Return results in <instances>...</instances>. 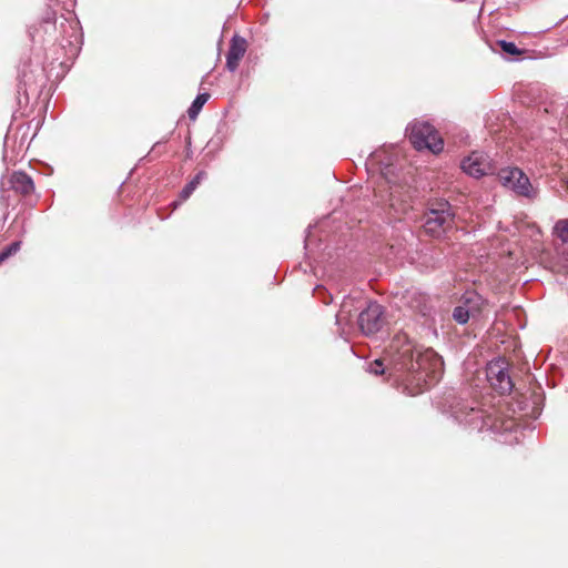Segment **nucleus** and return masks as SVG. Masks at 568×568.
<instances>
[{
    "label": "nucleus",
    "mask_w": 568,
    "mask_h": 568,
    "mask_svg": "<svg viewBox=\"0 0 568 568\" xmlns=\"http://www.w3.org/2000/svg\"><path fill=\"white\" fill-rule=\"evenodd\" d=\"M383 310L377 303H369L365 310L358 314V326L361 331L371 335L378 332L383 326Z\"/></svg>",
    "instance_id": "nucleus-7"
},
{
    "label": "nucleus",
    "mask_w": 568,
    "mask_h": 568,
    "mask_svg": "<svg viewBox=\"0 0 568 568\" xmlns=\"http://www.w3.org/2000/svg\"><path fill=\"white\" fill-rule=\"evenodd\" d=\"M465 173L474 178H480L488 173L489 163L480 154L473 153L462 162Z\"/></svg>",
    "instance_id": "nucleus-9"
},
{
    "label": "nucleus",
    "mask_w": 568,
    "mask_h": 568,
    "mask_svg": "<svg viewBox=\"0 0 568 568\" xmlns=\"http://www.w3.org/2000/svg\"><path fill=\"white\" fill-rule=\"evenodd\" d=\"M247 49V42L240 36L231 39L230 49L226 54V68L233 72L237 69L240 61L244 57Z\"/></svg>",
    "instance_id": "nucleus-8"
},
{
    "label": "nucleus",
    "mask_w": 568,
    "mask_h": 568,
    "mask_svg": "<svg viewBox=\"0 0 568 568\" xmlns=\"http://www.w3.org/2000/svg\"><path fill=\"white\" fill-rule=\"evenodd\" d=\"M470 430L481 432L485 427H488L487 416L481 409L470 408L462 420Z\"/></svg>",
    "instance_id": "nucleus-13"
},
{
    "label": "nucleus",
    "mask_w": 568,
    "mask_h": 568,
    "mask_svg": "<svg viewBox=\"0 0 568 568\" xmlns=\"http://www.w3.org/2000/svg\"><path fill=\"white\" fill-rule=\"evenodd\" d=\"M20 248V243L19 242H14L12 244H10L8 247H6L1 253H0V264L2 262H4L9 256H11L12 254H14L16 252H18V250Z\"/></svg>",
    "instance_id": "nucleus-18"
},
{
    "label": "nucleus",
    "mask_w": 568,
    "mask_h": 568,
    "mask_svg": "<svg viewBox=\"0 0 568 568\" xmlns=\"http://www.w3.org/2000/svg\"><path fill=\"white\" fill-rule=\"evenodd\" d=\"M205 176L204 172H199L192 181H190L181 191L179 197L181 201L187 200L191 194L194 192V190L197 187V185L201 183L202 179Z\"/></svg>",
    "instance_id": "nucleus-15"
},
{
    "label": "nucleus",
    "mask_w": 568,
    "mask_h": 568,
    "mask_svg": "<svg viewBox=\"0 0 568 568\" xmlns=\"http://www.w3.org/2000/svg\"><path fill=\"white\" fill-rule=\"evenodd\" d=\"M487 379L491 387L499 394H509L514 388V383L507 373L505 362H491L487 367Z\"/></svg>",
    "instance_id": "nucleus-6"
},
{
    "label": "nucleus",
    "mask_w": 568,
    "mask_h": 568,
    "mask_svg": "<svg viewBox=\"0 0 568 568\" xmlns=\"http://www.w3.org/2000/svg\"><path fill=\"white\" fill-rule=\"evenodd\" d=\"M353 300L344 301L341 311L337 315L338 320H349L352 317L351 308L348 307L352 304Z\"/></svg>",
    "instance_id": "nucleus-19"
},
{
    "label": "nucleus",
    "mask_w": 568,
    "mask_h": 568,
    "mask_svg": "<svg viewBox=\"0 0 568 568\" xmlns=\"http://www.w3.org/2000/svg\"><path fill=\"white\" fill-rule=\"evenodd\" d=\"M454 222L453 214L448 210V203L443 204L442 209H430L425 216L424 230L432 236H440Z\"/></svg>",
    "instance_id": "nucleus-5"
},
{
    "label": "nucleus",
    "mask_w": 568,
    "mask_h": 568,
    "mask_svg": "<svg viewBox=\"0 0 568 568\" xmlns=\"http://www.w3.org/2000/svg\"><path fill=\"white\" fill-rule=\"evenodd\" d=\"M407 304L410 310L423 316L428 315L433 308L429 296L420 292H410Z\"/></svg>",
    "instance_id": "nucleus-11"
},
{
    "label": "nucleus",
    "mask_w": 568,
    "mask_h": 568,
    "mask_svg": "<svg viewBox=\"0 0 568 568\" xmlns=\"http://www.w3.org/2000/svg\"><path fill=\"white\" fill-rule=\"evenodd\" d=\"M409 141L416 150L428 149L433 153L443 150L444 142L439 133L427 122L416 121L409 126Z\"/></svg>",
    "instance_id": "nucleus-3"
},
{
    "label": "nucleus",
    "mask_w": 568,
    "mask_h": 568,
    "mask_svg": "<svg viewBox=\"0 0 568 568\" xmlns=\"http://www.w3.org/2000/svg\"><path fill=\"white\" fill-rule=\"evenodd\" d=\"M499 44H500V48L503 49V51L508 54H511V55L520 54V50L513 42L500 41Z\"/></svg>",
    "instance_id": "nucleus-20"
},
{
    "label": "nucleus",
    "mask_w": 568,
    "mask_h": 568,
    "mask_svg": "<svg viewBox=\"0 0 568 568\" xmlns=\"http://www.w3.org/2000/svg\"><path fill=\"white\" fill-rule=\"evenodd\" d=\"M453 318L459 324H466L473 317L459 303L453 311Z\"/></svg>",
    "instance_id": "nucleus-17"
},
{
    "label": "nucleus",
    "mask_w": 568,
    "mask_h": 568,
    "mask_svg": "<svg viewBox=\"0 0 568 568\" xmlns=\"http://www.w3.org/2000/svg\"><path fill=\"white\" fill-rule=\"evenodd\" d=\"M398 174L393 165L381 170V178L374 190L377 202L388 206L394 217L400 219L410 209L412 190L406 183L397 181Z\"/></svg>",
    "instance_id": "nucleus-2"
},
{
    "label": "nucleus",
    "mask_w": 568,
    "mask_h": 568,
    "mask_svg": "<svg viewBox=\"0 0 568 568\" xmlns=\"http://www.w3.org/2000/svg\"><path fill=\"white\" fill-rule=\"evenodd\" d=\"M554 230L562 242L568 243V219L557 221Z\"/></svg>",
    "instance_id": "nucleus-16"
},
{
    "label": "nucleus",
    "mask_w": 568,
    "mask_h": 568,
    "mask_svg": "<svg viewBox=\"0 0 568 568\" xmlns=\"http://www.w3.org/2000/svg\"><path fill=\"white\" fill-rule=\"evenodd\" d=\"M209 98H210L209 93H201L195 98V100L192 102L191 106L187 110V114L191 120L196 119L201 109L203 108L205 102L209 100Z\"/></svg>",
    "instance_id": "nucleus-14"
},
{
    "label": "nucleus",
    "mask_w": 568,
    "mask_h": 568,
    "mask_svg": "<svg viewBox=\"0 0 568 568\" xmlns=\"http://www.w3.org/2000/svg\"><path fill=\"white\" fill-rule=\"evenodd\" d=\"M182 202L183 201H181V199L179 197V200L173 201L170 206L172 207V210H176Z\"/></svg>",
    "instance_id": "nucleus-21"
},
{
    "label": "nucleus",
    "mask_w": 568,
    "mask_h": 568,
    "mask_svg": "<svg viewBox=\"0 0 568 568\" xmlns=\"http://www.w3.org/2000/svg\"><path fill=\"white\" fill-rule=\"evenodd\" d=\"M10 186L17 193L28 195L33 192L34 185L31 178L23 172H14L10 176Z\"/></svg>",
    "instance_id": "nucleus-12"
},
{
    "label": "nucleus",
    "mask_w": 568,
    "mask_h": 568,
    "mask_svg": "<svg viewBox=\"0 0 568 568\" xmlns=\"http://www.w3.org/2000/svg\"><path fill=\"white\" fill-rule=\"evenodd\" d=\"M459 303L473 318H477L487 305L483 296L475 291H466L460 297Z\"/></svg>",
    "instance_id": "nucleus-10"
},
{
    "label": "nucleus",
    "mask_w": 568,
    "mask_h": 568,
    "mask_svg": "<svg viewBox=\"0 0 568 568\" xmlns=\"http://www.w3.org/2000/svg\"><path fill=\"white\" fill-rule=\"evenodd\" d=\"M368 371L375 375L387 373L403 392L416 396L439 381L443 362L433 349L416 352L407 334L397 333L386 349V357L369 363Z\"/></svg>",
    "instance_id": "nucleus-1"
},
{
    "label": "nucleus",
    "mask_w": 568,
    "mask_h": 568,
    "mask_svg": "<svg viewBox=\"0 0 568 568\" xmlns=\"http://www.w3.org/2000/svg\"><path fill=\"white\" fill-rule=\"evenodd\" d=\"M498 179L503 186L511 190L519 196L535 199L536 190L529 178L518 168H504L498 172Z\"/></svg>",
    "instance_id": "nucleus-4"
}]
</instances>
